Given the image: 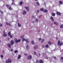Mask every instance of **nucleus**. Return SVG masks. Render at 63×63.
<instances>
[{
	"instance_id": "nucleus-30",
	"label": "nucleus",
	"mask_w": 63,
	"mask_h": 63,
	"mask_svg": "<svg viewBox=\"0 0 63 63\" xmlns=\"http://www.w3.org/2000/svg\"><path fill=\"white\" fill-rule=\"evenodd\" d=\"M36 62L37 63H40V61H39L38 60H36Z\"/></svg>"
},
{
	"instance_id": "nucleus-34",
	"label": "nucleus",
	"mask_w": 63,
	"mask_h": 63,
	"mask_svg": "<svg viewBox=\"0 0 63 63\" xmlns=\"http://www.w3.org/2000/svg\"><path fill=\"white\" fill-rule=\"evenodd\" d=\"M0 12L1 14L2 15L3 14V12H2V11L0 10Z\"/></svg>"
},
{
	"instance_id": "nucleus-33",
	"label": "nucleus",
	"mask_w": 63,
	"mask_h": 63,
	"mask_svg": "<svg viewBox=\"0 0 63 63\" xmlns=\"http://www.w3.org/2000/svg\"><path fill=\"white\" fill-rule=\"evenodd\" d=\"M17 52H18L17 50H16L14 51V52L15 53H16Z\"/></svg>"
},
{
	"instance_id": "nucleus-32",
	"label": "nucleus",
	"mask_w": 63,
	"mask_h": 63,
	"mask_svg": "<svg viewBox=\"0 0 63 63\" xmlns=\"http://www.w3.org/2000/svg\"><path fill=\"white\" fill-rule=\"evenodd\" d=\"M31 43L32 45H34V41H32Z\"/></svg>"
},
{
	"instance_id": "nucleus-14",
	"label": "nucleus",
	"mask_w": 63,
	"mask_h": 63,
	"mask_svg": "<svg viewBox=\"0 0 63 63\" xmlns=\"http://www.w3.org/2000/svg\"><path fill=\"white\" fill-rule=\"evenodd\" d=\"M26 11H24L23 13V15H25V14H26Z\"/></svg>"
},
{
	"instance_id": "nucleus-59",
	"label": "nucleus",
	"mask_w": 63,
	"mask_h": 63,
	"mask_svg": "<svg viewBox=\"0 0 63 63\" xmlns=\"http://www.w3.org/2000/svg\"><path fill=\"white\" fill-rule=\"evenodd\" d=\"M54 58H56V57H54Z\"/></svg>"
},
{
	"instance_id": "nucleus-63",
	"label": "nucleus",
	"mask_w": 63,
	"mask_h": 63,
	"mask_svg": "<svg viewBox=\"0 0 63 63\" xmlns=\"http://www.w3.org/2000/svg\"><path fill=\"white\" fill-rule=\"evenodd\" d=\"M13 2H14V0H12Z\"/></svg>"
},
{
	"instance_id": "nucleus-36",
	"label": "nucleus",
	"mask_w": 63,
	"mask_h": 63,
	"mask_svg": "<svg viewBox=\"0 0 63 63\" xmlns=\"http://www.w3.org/2000/svg\"><path fill=\"white\" fill-rule=\"evenodd\" d=\"M6 6L7 8H8V7H9V6L8 5H6Z\"/></svg>"
},
{
	"instance_id": "nucleus-42",
	"label": "nucleus",
	"mask_w": 63,
	"mask_h": 63,
	"mask_svg": "<svg viewBox=\"0 0 63 63\" xmlns=\"http://www.w3.org/2000/svg\"><path fill=\"white\" fill-rule=\"evenodd\" d=\"M11 51H13V49H11L10 50Z\"/></svg>"
},
{
	"instance_id": "nucleus-49",
	"label": "nucleus",
	"mask_w": 63,
	"mask_h": 63,
	"mask_svg": "<svg viewBox=\"0 0 63 63\" xmlns=\"http://www.w3.org/2000/svg\"><path fill=\"white\" fill-rule=\"evenodd\" d=\"M2 26H3V25L2 24H0V27H2Z\"/></svg>"
},
{
	"instance_id": "nucleus-56",
	"label": "nucleus",
	"mask_w": 63,
	"mask_h": 63,
	"mask_svg": "<svg viewBox=\"0 0 63 63\" xmlns=\"http://www.w3.org/2000/svg\"><path fill=\"white\" fill-rule=\"evenodd\" d=\"M56 39L57 40H58V37H56Z\"/></svg>"
},
{
	"instance_id": "nucleus-39",
	"label": "nucleus",
	"mask_w": 63,
	"mask_h": 63,
	"mask_svg": "<svg viewBox=\"0 0 63 63\" xmlns=\"http://www.w3.org/2000/svg\"><path fill=\"white\" fill-rule=\"evenodd\" d=\"M23 37H24V35H22L21 36V38H23Z\"/></svg>"
},
{
	"instance_id": "nucleus-55",
	"label": "nucleus",
	"mask_w": 63,
	"mask_h": 63,
	"mask_svg": "<svg viewBox=\"0 0 63 63\" xmlns=\"http://www.w3.org/2000/svg\"><path fill=\"white\" fill-rule=\"evenodd\" d=\"M14 4V2H12V3L11 4L12 5H13Z\"/></svg>"
},
{
	"instance_id": "nucleus-17",
	"label": "nucleus",
	"mask_w": 63,
	"mask_h": 63,
	"mask_svg": "<svg viewBox=\"0 0 63 63\" xmlns=\"http://www.w3.org/2000/svg\"><path fill=\"white\" fill-rule=\"evenodd\" d=\"M44 12V13H47V10H44V11H43Z\"/></svg>"
},
{
	"instance_id": "nucleus-29",
	"label": "nucleus",
	"mask_w": 63,
	"mask_h": 63,
	"mask_svg": "<svg viewBox=\"0 0 63 63\" xmlns=\"http://www.w3.org/2000/svg\"><path fill=\"white\" fill-rule=\"evenodd\" d=\"M22 41H24L25 40V39L24 38H23L22 39Z\"/></svg>"
},
{
	"instance_id": "nucleus-10",
	"label": "nucleus",
	"mask_w": 63,
	"mask_h": 63,
	"mask_svg": "<svg viewBox=\"0 0 63 63\" xmlns=\"http://www.w3.org/2000/svg\"><path fill=\"white\" fill-rule=\"evenodd\" d=\"M17 25L19 27H20L21 26V25H20V24L19 23H18Z\"/></svg>"
},
{
	"instance_id": "nucleus-50",
	"label": "nucleus",
	"mask_w": 63,
	"mask_h": 63,
	"mask_svg": "<svg viewBox=\"0 0 63 63\" xmlns=\"http://www.w3.org/2000/svg\"><path fill=\"white\" fill-rule=\"evenodd\" d=\"M42 16V15H41L40 16H39V18H41V16Z\"/></svg>"
},
{
	"instance_id": "nucleus-4",
	"label": "nucleus",
	"mask_w": 63,
	"mask_h": 63,
	"mask_svg": "<svg viewBox=\"0 0 63 63\" xmlns=\"http://www.w3.org/2000/svg\"><path fill=\"white\" fill-rule=\"evenodd\" d=\"M32 58V56L30 55L28 56L27 57V59L28 60H30V59H31Z\"/></svg>"
},
{
	"instance_id": "nucleus-25",
	"label": "nucleus",
	"mask_w": 63,
	"mask_h": 63,
	"mask_svg": "<svg viewBox=\"0 0 63 63\" xmlns=\"http://www.w3.org/2000/svg\"><path fill=\"white\" fill-rule=\"evenodd\" d=\"M36 4L38 6H40V4L39 3V2H38V1L36 3Z\"/></svg>"
},
{
	"instance_id": "nucleus-15",
	"label": "nucleus",
	"mask_w": 63,
	"mask_h": 63,
	"mask_svg": "<svg viewBox=\"0 0 63 63\" xmlns=\"http://www.w3.org/2000/svg\"><path fill=\"white\" fill-rule=\"evenodd\" d=\"M51 19L52 20V21H54V19L53 18V17H51Z\"/></svg>"
},
{
	"instance_id": "nucleus-28",
	"label": "nucleus",
	"mask_w": 63,
	"mask_h": 63,
	"mask_svg": "<svg viewBox=\"0 0 63 63\" xmlns=\"http://www.w3.org/2000/svg\"><path fill=\"white\" fill-rule=\"evenodd\" d=\"M25 41H26L27 43H28V39H25Z\"/></svg>"
},
{
	"instance_id": "nucleus-24",
	"label": "nucleus",
	"mask_w": 63,
	"mask_h": 63,
	"mask_svg": "<svg viewBox=\"0 0 63 63\" xmlns=\"http://www.w3.org/2000/svg\"><path fill=\"white\" fill-rule=\"evenodd\" d=\"M8 35L9 36H10L11 35V32H9L8 33Z\"/></svg>"
},
{
	"instance_id": "nucleus-22",
	"label": "nucleus",
	"mask_w": 63,
	"mask_h": 63,
	"mask_svg": "<svg viewBox=\"0 0 63 63\" xmlns=\"http://www.w3.org/2000/svg\"><path fill=\"white\" fill-rule=\"evenodd\" d=\"M44 9L43 8H41L40 10L41 11H44Z\"/></svg>"
},
{
	"instance_id": "nucleus-8",
	"label": "nucleus",
	"mask_w": 63,
	"mask_h": 63,
	"mask_svg": "<svg viewBox=\"0 0 63 63\" xmlns=\"http://www.w3.org/2000/svg\"><path fill=\"white\" fill-rule=\"evenodd\" d=\"M38 47V46H34V47L33 49H37V48Z\"/></svg>"
},
{
	"instance_id": "nucleus-47",
	"label": "nucleus",
	"mask_w": 63,
	"mask_h": 63,
	"mask_svg": "<svg viewBox=\"0 0 63 63\" xmlns=\"http://www.w3.org/2000/svg\"><path fill=\"white\" fill-rule=\"evenodd\" d=\"M3 33H6V32H5V30L3 31Z\"/></svg>"
},
{
	"instance_id": "nucleus-43",
	"label": "nucleus",
	"mask_w": 63,
	"mask_h": 63,
	"mask_svg": "<svg viewBox=\"0 0 63 63\" xmlns=\"http://www.w3.org/2000/svg\"><path fill=\"white\" fill-rule=\"evenodd\" d=\"M10 37L11 38H13V35H11L10 36Z\"/></svg>"
},
{
	"instance_id": "nucleus-38",
	"label": "nucleus",
	"mask_w": 63,
	"mask_h": 63,
	"mask_svg": "<svg viewBox=\"0 0 63 63\" xmlns=\"http://www.w3.org/2000/svg\"><path fill=\"white\" fill-rule=\"evenodd\" d=\"M6 25H9V23H8L7 22H6Z\"/></svg>"
},
{
	"instance_id": "nucleus-18",
	"label": "nucleus",
	"mask_w": 63,
	"mask_h": 63,
	"mask_svg": "<svg viewBox=\"0 0 63 63\" xmlns=\"http://www.w3.org/2000/svg\"><path fill=\"white\" fill-rule=\"evenodd\" d=\"M20 58H21V55H19L18 56V59H20Z\"/></svg>"
},
{
	"instance_id": "nucleus-21",
	"label": "nucleus",
	"mask_w": 63,
	"mask_h": 63,
	"mask_svg": "<svg viewBox=\"0 0 63 63\" xmlns=\"http://www.w3.org/2000/svg\"><path fill=\"white\" fill-rule=\"evenodd\" d=\"M59 3L60 4H63V2L61 1H60L59 2Z\"/></svg>"
},
{
	"instance_id": "nucleus-60",
	"label": "nucleus",
	"mask_w": 63,
	"mask_h": 63,
	"mask_svg": "<svg viewBox=\"0 0 63 63\" xmlns=\"http://www.w3.org/2000/svg\"><path fill=\"white\" fill-rule=\"evenodd\" d=\"M8 40H9L10 39V38H8Z\"/></svg>"
},
{
	"instance_id": "nucleus-27",
	"label": "nucleus",
	"mask_w": 63,
	"mask_h": 63,
	"mask_svg": "<svg viewBox=\"0 0 63 63\" xmlns=\"http://www.w3.org/2000/svg\"><path fill=\"white\" fill-rule=\"evenodd\" d=\"M47 48L48 47V45H45V46Z\"/></svg>"
},
{
	"instance_id": "nucleus-7",
	"label": "nucleus",
	"mask_w": 63,
	"mask_h": 63,
	"mask_svg": "<svg viewBox=\"0 0 63 63\" xmlns=\"http://www.w3.org/2000/svg\"><path fill=\"white\" fill-rule=\"evenodd\" d=\"M10 44L11 45H13L14 44V41L12 40L11 41Z\"/></svg>"
},
{
	"instance_id": "nucleus-48",
	"label": "nucleus",
	"mask_w": 63,
	"mask_h": 63,
	"mask_svg": "<svg viewBox=\"0 0 63 63\" xmlns=\"http://www.w3.org/2000/svg\"><path fill=\"white\" fill-rule=\"evenodd\" d=\"M2 51L3 54H4V51L3 50H2Z\"/></svg>"
},
{
	"instance_id": "nucleus-12",
	"label": "nucleus",
	"mask_w": 63,
	"mask_h": 63,
	"mask_svg": "<svg viewBox=\"0 0 63 63\" xmlns=\"http://www.w3.org/2000/svg\"><path fill=\"white\" fill-rule=\"evenodd\" d=\"M7 46L9 48H11V45L10 44H8Z\"/></svg>"
},
{
	"instance_id": "nucleus-5",
	"label": "nucleus",
	"mask_w": 63,
	"mask_h": 63,
	"mask_svg": "<svg viewBox=\"0 0 63 63\" xmlns=\"http://www.w3.org/2000/svg\"><path fill=\"white\" fill-rule=\"evenodd\" d=\"M25 8L27 11H28V12L29 11V7H25Z\"/></svg>"
},
{
	"instance_id": "nucleus-19",
	"label": "nucleus",
	"mask_w": 63,
	"mask_h": 63,
	"mask_svg": "<svg viewBox=\"0 0 63 63\" xmlns=\"http://www.w3.org/2000/svg\"><path fill=\"white\" fill-rule=\"evenodd\" d=\"M52 16H55V14L54 13H53L52 14Z\"/></svg>"
},
{
	"instance_id": "nucleus-45",
	"label": "nucleus",
	"mask_w": 63,
	"mask_h": 63,
	"mask_svg": "<svg viewBox=\"0 0 63 63\" xmlns=\"http://www.w3.org/2000/svg\"><path fill=\"white\" fill-rule=\"evenodd\" d=\"M61 60H63V57H61Z\"/></svg>"
},
{
	"instance_id": "nucleus-6",
	"label": "nucleus",
	"mask_w": 63,
	"mask_h": 63,
	"mask_svg": "<svg viewBox=\"0 0 63 63\" xmlns=\"http://www.w3.org/2000/svg\"><path fill=\"white\" fill-rule=\"evenodd\" d=\"M56 14L57 15H58L59 16H60V15H61V13H60V12H56Z\"/></svg>"
},
{
	"instance_id": "nucleus-54",
	"label": "nucleus",
	"mask_w": 63,
	"mask_h": 63,
	"mask_svg": "<svg viewBox=\"0 0 63 63\" xmlns=\"http://www.w3.org/2000/svg\"><path fill=\"white\" fill-rule=\"evenodd\" d=\"M25 54V55H26V56L27 55V53H25V54Z\"/></svg>"
},
{
	"instance_id": "nucleus-26",
	"label": "nucleus",
	"mask_w": 63,
	"mask_h": 63,
	"mask_svg": "<svg viewBox=\"0 0 63 63\" xmlns=\"http://www.w3.org/2000/svg\"><path fill=\"white\" fill-rule=\"evenodd\" d=\"M35 21L36 23H38V19H35Z\"/></svg>"
},
{
	"instance_id": "nucleus-51",
	"label": "nucleus",
	"mask_w": 63,
	"mask_h": 63,
	"mask_svg": "<svg viewBox=\"0 0 63 63\" xmlns=\"http://www.w3.org/2000/svg\"><path fill=\"white\" fill-rule=\"evenodd\" d=\"M9 26H11V24H10V23H9Z\"/></svg>"
},
{
	"instance_id": "nucleus-44",
	"label": "nucleus",
	"mask_w": 63,
	"mask_h": 63,
	"mask_svg": "<svg viewBox=\"0 0 63 63\" xmlns=\"http://www.w3.org/2000/svg\"><path fill=\"white\" fill-rule=\"evenodd\" d=\"M44 47H45V46H44V45H42V48H44Z\"/></svg>"
},
{
	"instance_id": "nucleus-13",
	"label": "nucleus",
	"mask_w": 63,
	"mask_h": 63,
	"mask_svg": "<svg viewBox=\"0 0 63 63\" xmlns=\"http://www.w3.org/2000/svg\"><path fill=\"white\" fill-rule=\"evenodd\" d=\"M26 47L27 48V49H29V46H28V45H27L26 46Z\"/></svg>"
},
{
	"instance_id": "nucleus-61",
	"label": "nucleus",
	"mask_w": 63,
	"mask_h": 63,
	"mask_svg": "<svg viewBox=\"0 0 63 63\" xmlns=\"http://www.w3.org/2000/svg\"><path fill=\"white\" fill-rule=\"evenodd\" d=\"M39 56H40V55H41V54H40V53H39Z\"/></svg>"
},
{
	"instance_id": "nucleus-3",
	"label": "nucleus",
	"mask_w": 63,
	"mask_h": 63,
	"mask_svg": "<svg viewBox=\"0 0 63 63\" xmlns=\"http://www.w3.org/2000/svg\"><path fill=\"white\" fill-rule=\"evenodd\" d=\"M8 61H6V63H11V62H12V60H11L10 59H8Z\"/></svg>"
},
{
	"instance_id": "nucleus-52",
	"label": "nucleus",
	"mask_w": 63,
	"mask_h": 63,
	"mask_svg": "<svg viewBox=\"0 0 63 63\" xmlns=\"http://www.w3.org/2000/svg\"><path fill=\"white\" fill-rule=\"evenodd\" d=\"M54 24H57L56 22H54Z\"/></svg>"
},
{
	"instance_id": "nucleus-40",
	"label": "nucleus",
	"mask_w": 63,
	"mask_h": 63,
	"mask_svg": "<svg viewBox=\"0 0 63 63\" xmlns=\"http://www.w3.org/2000/svg\"><path fill=\"white\" fill-rule=\"evenodd\" d=\"M34 55H36V52L34 51Z\"/></svg>"
},
{
	"instance_id": "nucleus-62",
	"label": "nucleus",
	"mask_w": 63,
	"mask_h": 63,
	"mask_svg": "<svg viewBox=\"0 0 63 63\" xmlns=\"http://www.w3.org/2000/svg\"><path fill=\"white\" fill-rule=\"evenodd\" d=\"M34 16H32V17H34Z\"/></svg>"
},
{
	"instance_id": "nucleus-31",
	"label": "nucleus",
	"mask_w": 63,
	"mask_h": 63,
	"mask_svg": "<svg viewBox=\"0 0 63 63\" xmlns=\"http://www.w3.org/2000/svg\"><path fill=\"white\" fill-rule=\"evenodd\" d=\"M44 42V39H42L41 42V43H43Z\"/></svg>"
},
{
	"instance_id": "nucleus-11",
	"label": "nucleus",
	"mask_w": 63,
	"mask_h": 63,
	"mask_svg": "<svg viewBox=\"0 0 63 63\" xmlns=\"http://www.w3.org/2000/svg\"><path fill=\"white\" fill-rule=\"evenodd\" d=\"M39 63H43V61L42 60H39Z\"/></svg>"
},
{
	"instance_id": "nucleus-2",
	"label": "nucleus",
	"mask_w": 63,
	"mask_h": 63,
	"mask_svg": "<svg viewBox=\"0 0 63 63\" xmlns=\"http://www.w3.org/2000/svg\"><path fill=\"white\" fill-rule=\"evenodd\" d=\"M15 42H16V43H19V42H20L21 41V40L19 39V40H17V39L15 38Z\"/></svg>"
},
{
	"instance_id": "nucleus-57",
	"label": "nucleus",
	"mask_w": 63,
	"mask_h": 63,
	"mask_svg": "<svg viewBox=\"0 0 63 63\" xmlns=\"http://www.w3.org/2000/svg\"><path fill=\"white\" fill-rule=\"evenodd\" d=\"M37 13H39V10H38L37 11Z\"/></svg>"
},
{
	"instance_id": "nucleus-16",
	"label": "nucleus",
	"mask_w": 63,
	"mask_h": 63,
	"mask_svg": "<svg viewBox=\"0 0 63 63\" xmlns=\"http://www.w3.org/2000/svg\"><path fill=\"white\" fill-rule=\"evenodd\" d=\"M48 44L49 45H51V44H52V43H51L50 42H48Z\"/></svg>"
},
{
	"instance_id": "nucleus-53",
	"label": "nucleus",
	"mask_w": 63,
	"mask_h": 63,
	"mask_svg": "<svg viewBox=\"0 0 63 63\" xmlns=\"http://www.w3.org/2000/svg\"><path fill=\"white\" fill-rule=\"evenodd\" d=\"M59 25V24H58V23H57V24H56V25H57V26H58V25Z\"/></svg>"
},
{
	"instance_id": "nucleus-64",
	"label": "nucleus",
	"mask_w": 63,
	"mask_h": 63,
	"mask_svg": "<svg viewBox=\"0 0 63 63\" xmlns=\"http://www.w3.org/2000/svg\"><path fill=\"white\" fill-rule=\"evenodd\" d=\"M32 23H33V22H34V21H33L32 22Z\"/></svg>"
},
{
	"instance_id": "nucleus-37",
	"label": "nucleus",
	"mask_w": 63,
	"mask_h": 63,
	"mask_svg": "<svg viewBox=\"0 0 63 63\" xmlns=\"http://www.w3.org/2000/svg\"><path fill=\"white\" fill-rule=\"evenodd\" d=\"M0 56L1 58H3V55H0Z\"/></svg>"
},
{
	"instance_id": "nucleus-23",
	"label": "nucleus",
	"mask_w": 63,
	"mask_h": 63,
	"mask_svg": "<svg viewBox=\"0 0 63 63\" xmlns=\"http://www.w3.org/2000/svg\"><path fill=\"white\" fill-rule=\"evenodd\" d=\"M60 28H63V24H62L61 25V26H60Z\"/></svg>"
},
{
	"instance_id": "nucleus-35",
	"label": "nucleus",
	"mask_w": 63,
	"mask_h": 63,
	"mask_svg": "<svg viewBox=\"0 0 63 63\" xmlns=\"http://www.w3.org/2000/svg\"><path fill=\"white\" fill-rule=\"evenodd\" d=\"M22 2V1L20 3V5H22V4H23Z\"/></svg>"
},
{
	"instance_id": "nucleus-20",
	"label": "nucleus",
	"mask_w": 63,
	"mask_h": 63,
	"mask_svg": "<svg viewBox=\"0 0 63 63\" xmlns=\"http://www.w3.org/2000/svg\"><path fill=\"white\" fill-rule=\"evenodd\" d=\"M9 9L10 10H13V9L12 8H11V6H9Z\"/></svg>"
},
{
	"instance_id": "nucleus-1",
	"label": "nucleus",
	"mask_w": 63,
	"mask_h": 63,
	"mask_svg": "<svg viewBox=\"0 0 63 63\" xmlns=\"http://www.w3.org/2000/svg\"><path fill=\"white\" fill-rule=\"evenodd\" d=\"M57 44L58 46H59L60 47V46H61V45L63 44V42H60V41L59 40Z\"/></svg>"
},
{
	"instance_id": "nucleus-46",
	"label": "nucleus",
	"mask_w": 63,
	"mask_h": 63,
	"mask_svg": "<svg viewBox=\"0 0 63 63\" xmlns=\"http://www.w3.org/2000/svg\"><path fill=\"white\" fill-rule=\"evenodd\" d=\"M45 58L46 59H48V57H45Z\"/></svg>"
},
{
	"instance_id": "nucleus-9",
	"label": "nucleus",
	"mask_w": 63,
	"mask_h": 63,
	"mask_svg": "<svg viewBox=\"0 0 63 63\" xmlns=\"http://www.w3.org/2000/svg\"><path fill=\"white\" fill-rule=\"evenodd\" d=\"M3 36L4 37H7V34L6 33H4L3 34Z\"/></svg>"
},
{
	"instance_id": "nucleus-58",
	"label": "nucleus",
	"mask_w": 63,
	"mask_h": 63,
	"mask_svg": "<svg viewBox=\"0 0 63 63\" xmlns=\"http://www.w3.org/2000/svg\"><path fill=\"white\" fill-rule=\"evenodd\" d=\"M16 18H17V17H18V15L16 16Z\"/></svg>"
},
{
	"instance_id": "nucleus-41",
	"label": "nucleus",
	"mask_w": 63,
	"mask_h": 63,
	"mask_svg": "<svg viewBox=\"0 0 63 63\" xmlns=\"http://www.w3.org/2000/svg\"><path fill=\"white\" fill-rule=\"evenodd\" d=\"M41 40H42V38H39V41H41Z\"/></svg>"
}]
</instances>
